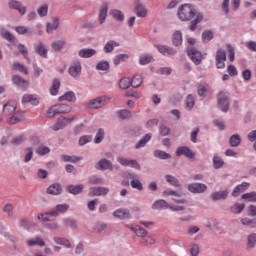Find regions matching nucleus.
<instances>
[{
	"mask_svg": "<svg viewBox=\"0 0 256 256\" xmlns=\"http://www.w3.org/2000/svg\"><path fill=\"white\" fill-rule=\"evenodd\" d=\"M17 111V103L15 101H9L3 106V115L4 117H10L8 119V123L10 125H15V123H19L21 121V115L19 113H15Z\"/></svg>",
	"mask_w": 256,
	"mask_h": 256,
	"instance_id": "f257e3e1",
	"label": "nucleus"
},
{
	"mask_svg": "<svg viewBox=\"0 0 256 256\" xmlns=\"http://www.w3.org/2000/svg\"><path fill=\"white\" fill-rule=\"evenodd\" d=\"M69 210V205L67 204H60L57 205L53 210L44 214H38V219L43 221L44 223L47 221H53V217H59L61 213H65Z\"/></svg>",
	"mask_w": 256,
	"mask_h": 256,
	"instance_id": "f03ea898",
	"label": "nucleus"
},
{
	"mask_svg": "<svg viewBox=\"0 0 256 256\" xmlns=\"http://www.w3.org/2000/svg\"><path fill=\"white\" fill-rule=\"evenodd\" d=\"M177 16L180 21H191L195 16V8L191 4L181 5L178 8Z\"/></svg>",
	"mask_w": 256,
	"mask_h": 256,
	"instance_id": "7ed1b4c3",
	"label": "nucleus"
},
{
	"mask_svg": "<svg viewBox=\"0 0 256 256\" xmlns=\"http://www.w3.org/2000/svg\"><path fill=\"white\" fill-rule=\"evenodd\" d=\"M67 113H71V106L67 104H57L49 108V110L46 113V117H48V119H51L55 115H61V114H67Z\"/></svg>",
	"mask_w": 256,
	"mask_h": 256,
	"instance_id": "20e7f679",
	"label": "nucleus"
},
{
	"mask_svg": "<svg viewBox=\"0 0 256 256\" xmlns=\"http://www.w3.org/2000/svg\"><path fill=\"white\" fill-rule=\"evenodd\" d=\"M217 105H218V108L224 113H227V111H229V97L225 92L218 93Z\"/></svg>",
	"mask_w": 256,
	"mask_h": 256,
	"instance_id": "39448f33",
	"label": "nucleus"
},
{
	"mask_svg": "<svg viewBox=\"0 0 256 256\" xmlns=\"http://www.w3.org/2000/svg\"><path fill=\"white\" fill-rule=\"evenodd\" d=\"M187 55L195 65H201V61H203V54L201 52L191 47L187 49Z\"/></svg>",
	"mask_w": 256,
	"mask_h": 256,
	"instance_id": "423d86ee",
	"label": "nucleus"
},
{
	"mask_svg": "<svg viewBox=\"0 0 256 256\" xmlns=\"http://www.w3.org/2000/svg\"><path fill=\"white\" fill-rule=\"evenodd\" d=\"M227 61V53L225 50L219 48L216 53V67L217 69H225V62Z\"/></svg>",
	"mask_w": 256,
	"mask_h": 256,
	"instance_id": "0eeeda50",
	"label": "nucleus"
},
{
	"mask_svg": "<svg viewBox=\"0 0 256 256\" xmlns=\"http://www.w3.org/2000/svg\"><path fill=\"white\" fill-rule=\"evenodd\" d=\"M75 118H65V117H60L58 118L57 122L55 125L52 126L53 131H59L61 129H65L69 123H72Z\"/></svg>",
	"mask_w": 256,
	"mask_h": 256,
	"instance_id": "6e6552de",
	"label": "nucleus"
},
{
	"mask_svg": "<svg viewBox=\"0 0 256 256\" xmlns=\"http://www.w3.org/2000/svg\"><path fill=\"white\" fill-rule=\"evenodd\" d=\"M105 103H107L106 96H100L94 100H91L88 103V107L90 109H101V107H103L105 105Z\"/></svg>",
	"mask_w": 256,
	"mask_h": 256,
	"instance_id": "1a4fd4ad",
	"label": "nucleus"
},
{
	"mask_svg": "<svg viewBox=\"0 0 256 256\" xmlns=\"http://www.w3.org/2000/svg\"><path fill=\"white\" fill-rule=\"evenodd\" d=\"M118 163H120V165H122L123 167H132V169H141V166L139 165V163H137L136 160L120 157L118 158Z\"/></svg>",
	"mask_w": 256,
	"mask_h": 256,
	"instance_id": "9d476101",
	"label": "nucleus"
},
{
	"mask_svg": "<svg viewBox=\"0 0 256 256\" xmlns=\"http://www.w3.org/2000/svg\"><path fill=\"white\" fill-rule=\"evenodd\" d=\"M9 8L10 9H15L20 13L21 15H25L27 13V7L23 6V4L20 1L17 0H11L9 3Z\"/></svg>",
	"mask_w": 256,
	"mask_h": 256,
	"instance_id": "9b49d317",
	"label": "nucleus"
},
{
	"mask_svg": "<svg viewBox=\"0 0 256 256\" xmlns=\"http://www.w3.org/2000/svg\"><path fill=\"white\" fill-rule=\"evenodd\" d=\"M164 195L166 197H173L172 200L174 201V203H180L182 205H184L185 203H187V200H185L184 198H181V194L173 191V190H166L164 191Z\"/></svg>",
	"mask_w": 256,
	"mask_h": 256,
	"instance_id": "f8f14e48",
	"label": "nucleus"
},
{
	"mask_svg": "<svg viewBox=\"0 0 256 256\" xmlns=\"http://www.w3.org/2000/svg\"><path fill=\"white\" fill-rule=\"evenodd\" d=\"M188 191L190 193H205L207 191V185L203 183H192L188 185Z\"/></svg>",
	"mask_w": 256,
	"mask_h": 256,
	"instance_id": "ddd939ff",
	"label": "nucleus"
},
{
	"mask_svg": "<svg viewBox=\"0 0 256 256\" xmlns=\"http://www.w3.org/2000/svg\"><path fill=\"white\" fill-rule=\"evenodd\" d=\"M109 193V188L106 187H92L90 188V197H101V195H107Z\"/></svg>",
	"mask_w": 256,
	"mask_h": 256,
	"instance_id": "4468645a",
	"label": "nucleus"
},
{
	"mask_svg": "<svg viewBox=\"0 0 256 256\" xmlns=\"http://www.w3.org/2000/svg\"><path fill=\"white\" fill-rule=\"evenodd\" d=\"M176 155L178 157H181V155H185V157H188V159H193L195 157V154L193 153V151H191V149H189V147H179L176 150Z\"/></svg>",
	"mask_w": 256,
	"mask_h": 256,
	"instance_id": "2eb2a0df",
	"label": "nucleus"
},
{
	"mask_svg": "<svg viewBox=\"0 0 256 256\" xmlns=\"http://www.w3.org/2000/svg\"><path fill=\"white\" fill-rule=\"evenodd\" d=\"M69 75H71V77H79V75H81V62L76 61L74 62L70 68H69Z\"/></svg>",
	"mask_w": 256,
	"mask_h": 256,
	"instance_id": "dca6fc26",
	"label": "nucleus"
},
{
	"mask_svg": "<svg viewBox=\"0 0 256 256\" xmlns=\"http://www.w3.org/2000/svg\"><path fill=\"white\" fill-rule=\"evenodd\" d=\"M229 195V190L216 191L211 194L212 201H221L227 199Z\"/></svg>",
	"mask_w": 256,
	"mask_h": 256,
	"instance_id": "f3484780",
	"label": "nucleus"
},
{
	"mask_svg": "<svg viewBox=\"0 0 256 256\" xmlns=\"http://www.w3.org/2000/svg\"><path fill=\"white\" fill-rule=\"evenodd\" d=\"M247 189H249V183L244 182L238 186H236L234 188V190L232 191V197H239V195H241V193H245V191H247Z\"/></svg>",
	"mask_w": 256,
	"mask_h": 256,
	"instance_id": "a211bd4d",
	"label": "nucleus"
},
{
	"mask_svg": "<svg viewBox=\"0 0 256 256\" xmlns=\"http://www.w3.org/2000/svg\"><path fill=\"white\" fill-rule=\"evenodd\" d=\"M12 81L14 85H17L21 89H27L29 87V82L19 76H13Z\"/></svg>",
	"mask_w": 256,
	"mask_h": 256,
	"instance_id": "6ab92c4d",
	"label": "nucleus"
},
{
	"mask_svg": "<svg viewBox=\"0 0 256 256\" xmlns=\"http://www.w3.org/2000/svg\"><path fill=\"white\" fill-rule=\"evenodd\" d=\"M113 217H116L117 219H129L131 217V213H129V210L127 209H118L115 210L113 213Z\"/></svg>",
	"mask_w": 256,
	"mask_h": 256,
	"instance_id": "aec40b11",
	"label": "nucleus"
},
{
	"mask_svg": "<svg viewBox=\"0 0 256 256\" xmlns=\"http://www.w3.org/2000/svg\"><path fill=\"white\" fill-rule=\"evenodd\" d=\"M97 53V50L93 49V48H89V49H81L78 52L79 57H82L83 59H89L90 57H93V55H95Z\"/></svg>",
	"mask_w": 256,
	"mask_h": 256,
	"instance_id": "412c9836",
	"label": "nucleus"
},
{
	"mask_svg": "<svg viewBox=\"0 0 256 256\" xmlns=\"http://www.w3.org/2000/svg\"><path fill=\"white\" fill-rule=\"evenodd\" d=\"M22 103H30L31 105H39V99L33 94H25Z\"/></svg>",
	"mask_w": 256,
	"mask_h": 256,
	"instance_id": "4be33fe9",
	"label": "nucleus"
},
{
	"mask_svg": "<svg viewBox=\"0 0 256 256\" xmlns=\"http://www.w3.org/2000/svg\"><path fill=\"white\" fill-rule=\"evenodd\" d=\"M96 167L97 169H100V171H107V169H111L113 167V164L111 163V161L104 158L99 160Z\"/></svg>",
	"mask_w": 256,
	"mask_h": 256,
	"instance_id": "5701e85b",
	"label": "nucleus"
},
{
	"mask_svg": "<svg viewBox=\"0 0 256 256\" xmlns=\"http://www.w3.org/2000/svg\"><path fill=\"white\" fill-rule=\"evenodd\" d=\"M159 53H162V55H175V53H177L175 51V49L169 47V46H165V45H158L156 46Z\"/></svg>",
	"mask_w": 256,
	"mask_h": 256,
	"instance_id": "b1692460",
	"label": "nucleus"
},
{
	"mask_svg": "<svg viewBox=\"0 0 256 256\" xmlns=\"http://www.w3.org/2000/svg\"><path fill=\"white\" fill-rule=\"evenodd\" d=\"M61 191H63V189L61 185L57 183L50 185L47 189L49 195H61Z\"/></svg>",
	"mask_w": 256,
	"mask_h": 256,
	"instance_id": "393cba45",
	"label": "nucleus"
},
{
	"mask_svg": "<svg viewBox=\"0 0 256 256\" xmlns=\"http://www.w3.org/2000/svg\"><path fill=\"white\" fill-rule=\"evenodd\" d=\"M136 15L137 17H147V10L145 9V6L141 4L139 0L136 1Z\"/></svg>",
	"mask_w": 256,
	"mask_h": 256,
	"instance_id": "a878e982",
	"label": "nucleus"
},
{
	"mask_svg": "<svg viewBox=\"0 0 256 256\" xmlns=\"http://www.w3.org/2000/svg\"><path fill=\"white\" fill-rule=\"evenodd\" d=\"M26 243L29 247H33L35 245H38L39 247H45V241H43V238L41 237H35L31 240H27Z\"/></svg>",
	"mask_w": 256,
	"mask_h": 256,
	"instance_id": "bb28decb",
	"label": "nucleus"
},
{
	"mask_svg": "<svg viewBox=\"0 0 256 256\" xmlns=\"http://www.w3.org/2000/svg\"><path fill=\"white\" fill-rule=\"evenodd\" d=\"M130 229L131 231H134L137 237H141L142 239H145L147 237V230L141 228V226H132L130 227Z\"/></svg>",
	"mask_w": 256,
	"mask_h": 256,
	"instance_id": "cd10ccee",
	"label": "nucleus"
},
{
	"mask_svg": "<svg viewBox=\"0 0 256 256\" xmlns=\"http://www.w3.org/2000/svg\"><path fill=\"white\" fill-rule=\"evenodd\" d=\"M172 43L175 47H179L183 43V34L180 31H176L172 37Z\"/></svg>",
	"mask_w": 256,
	"mask_h": 256,
	"instance_id": "c85d7f7f",
	"label": "nucleus"
},
{
	"mask_svg": "<svg viewBox=\"0 0 256 256\" xmlns=\"http://www.w3.org/2000/svg\"><path fill=\"white\" fill-rule=\"evenodd\" d=\"M59 28V18H52V23L47 24V33H53Z\"/></svg>",
	"mask_w": 256,
	"mask_h": 256,
	"instance_id": "c756f323",
	"label": "nucleus"
},
{
	"mask_svg": "<svg viewBox=\"0 0 256 256\" xmlns=\"http://www.w3.org/2000/svg\"><path fill=\"white\" fill-rule=\"evenodd\" d=\"M35 51L41 57L47 58L48 50L45 48L42 42H39L37 45H35Z\"/></svg>",
	"mask_w": 256,
	"mask_h": 256,
	"instance_id": "7c9ffc66",
	"label": "nucleus"
},
{
	"mask_svg": "<svg viewBox=\"0 0 256 256\" xmlns=\"http://www.w3.org/2000/svg\"><path fill=\"white\" fill-rule=\"evenodd\" d=\"M202 21H203V14L198 13L196 15L195 20L190 22V26H189L190 31H195V29H197V25H199V23Z\"/></svg>",
	"mask_w": 256,
	"mask_h": 256,
	"instance_id": "2f4dec72",
	"label": "nucleus"
},
{
	"mask_svg": "<svg viewBox=\"0 0 256 256\" xmlns=\"http://www.w3.org/2000/svg\"><path fill=\"white\" fill-rule=\"evenodd\" d=\"M149 141H151V133L146 134L142 139H140L139 142L135 145V148L141 149V147H145Z\"/></svg>",
	"mask_w": 256,
	"mask_h": 256,
	"instance_id": "473e14b6",
	"label": "nucleus"
},
{
	"mask_svg": "<svg viewBox=\"0 0 256 256\" xmlns=\"http://www.w3.org/2000/svg\"><path fill=\"white\" fill-rule=\"evenodd\" d=\"M119 45H120L119 42L110 40L105 44L104 51L105 53H111V51H113L115 47H119Z\"/></svg>",
	"mask_w": 256,
	"mask_h": 256,
	"instance_id": "72a5a7b5",
	"label": "nucleus"
},
{
	"mask_svg": "<svg viewBox=\"0 0 256 256\" xmlns=\"http://www.w3.org/2000/svg\"><path fill=\"white\" fill-rule=\"evenodd\" d=\"M84 189L83 185H70L68 186V191L69 193H71L72 195H79V193H81Z\"/></svg>",
	"mask_w": 256,
	"mask_h": 256,
	"instance_id": "f704fd0d",
	"label": "nucleus"
},
{
	"mask_svg": "<svg viewBox=\"0 0 256 256\" xmlns=\"http://www.w3.org/2000/svg\"><path fill=\"white\" fill-rule=\"evenodd\" d=\"M171 205H169V203H167V201L165 200H158L156 202H154L153 204V209H169Z\"/></svg>",
	"mask_w": 256,
	"mask_h": 256,
	"instance_id": "c9c22d12",
	"label": "nucleus"
},
{
	"mask_svg": "<svg viewBox=\"0 0 256 256\" xmlns=\"http://www.w3.org/2000/svg\"><path fill=\"white\" fill-rule=\"evenodd\" d=\"M60 87H61V82L58 79H54L52 86L50 88L51 95H57L59 93Z\"/></svg>",
	"mask_w": 256,
	"mask_h": 256,
	"instance_id": "e433bc0d",
	"label": "nucleus"
},
{
	"mask_svg": "<svg viewBox=\"0 0 256 256\" xmlns=\"http://www.w3.org/2000/svg\"><path fill=\"white\" fill-rule=\"evenodd\" d=\"M223 165H225V162L223 161V159L221 157H219V155L215 154L213 157L214 169H221V167H223Z\"/></svg>",
	"mask_w": 256,
	"mask_h": 256,
	"instance_id": "4c0bfd02",
	"label": "nucleus"
},
{
	"mask_svg": "<svg viewBox=\"0 0 256 256\" xmlns=\"http://www.w3.org/2000/svg\"><path fill=\"white\" fill-rule=\"evenodd\" d=\"M242 225L249 227L250 229L256 228V218L255 219H249V218H242L241 219Z\"/></svg>",
	"mask_w": 256,
	"mask_h": 256,
	"instance_id": "58836bf2",
	"label": "nucleus"
},
{
	"mask_svg": "<svg viewBox=\"0 0 256 256\" xmlns=\"http://www.w3.org/2000/svg\"><path fill=\"white\" fill-rule=\"evenodd\" d=\"M16 33L18 35H32L33 31L25 26H17L15 27Z\"/></svg>",
	"mask_w": 256,
	"mask_h": 256,
	"instance_id": "ea45409f",
	"label": "nucleus"
},
{
	"mask_svg": "<svg viewBox=\"0 0 256 256\" xmlns=\"http://www.w3.org/2000/svg\"><path fill=\"white\" fill-rule=\"evenodd\" d=\"M107 10V4H103L99 13L100 24L105 23V19H107Z\"/></svg>",
	"mask_w": 256,
	"mask_h": 256,
	"instance_id": "a19ab883",
	"label": "nucleus"
},
{
	"mask_svg": "<svg viewBox=\"0 0 256 256\" xmlns=\"http://www.w3.org/2000/svg\"><path fill=\"white\" fill-rule=\"evenodd\" d=\"M229 141L231 147H239V145H241V136H239V134H234L230 137Z\"/></svg>",
	"mask_w": 256,
	"mask_h": 256,
	"instance_id": "79ce46f5",
	"label": "nucleus"
},
{
	"mask_svg": "<svg viewBox=\"0 0 256 256\" xmlns=\"http://www.w3.org/2000/svg\"><path fill=\"white\" fill-rule=\"evenodd\" d=\"M76 99L75 93L73 92H66L64 95L58 98L59 101H75Z\"/></svg>",
	"mask_w": 256,
	"mask_h": 256,
	"instance_id": "37998d69",
	"label": "nucleus"
},
{
	"mask_svg": "<svg viewBox=\"0 0 256 256\" xmlns=\"http://www.w3.org/2000/svg\"><path fill=\"white\" fill-rule=\"evenodd\" d=\"M61 159H63L65 163H77L78 161H81V157L69 155H62Z\"/></svg>",
	"mask_w": 256,
	"mask_h": 256,
	"instance_id": "c03bdc74",
	"label": "nucleus"
},
{
	"mask_svg": "<svg viewBox=\"0 0 256 256\" xmlns=\"http://www.w3.org/2000/svg\"><path fill=\"white\" fill-rule=\"evenodd\" d=\"M123 177H124V179H126V180L122 181V185L124 187H129V179L131 181L137 179V176H135V174H133V173H124Z\"/></svg>",
	"mask_w": 256,
	"mask_h": 256,
	"instance_id": "a18cd8bd",
	"label": "nucleus"
},
{
	"mask_svg": "<svg viewBox=\"0 0 256 256\" xmlns=\"http://www.w3.org/2000/svg\"><path fill=\"white\" fill-rule=\"evenodd\" d=\"M12 68L15 71H20V73H25V75L29 74V71L27 70V68H25V66L19 62H14V64L12 65Z\"/></svg>",
	"mask_w": 256,
	"mask_h": 256,
	"instance_id": "49530a36",
	"label": "nucleus"
},
{
	"mask_svg": "<svg viewBox=\"0 0 256 256\" xmlns=\"http://www.w3.org/2000/svg\"><path fill=\"white\" fill-rule=\"evenodd\" d=\"M151 61H153V56H151L149 54H143L139 58L140 65H147V64L151 63Z\"/></svg>",
	"mask_w": 256,
	"mask_h": 256,
	"instance_id": "de8ad7c7",
	"label": "nucleus"
},
{
	"mask_svg": "<svg viewBox=\"0 0 256 256\" xmlns=\"http://www.w3.org/2000/svg\"><path fill=\"white\" fill-rule=\"evenodd\" d=\"M1 35H2L3 39H6V41H9L10 43H14L15 36L13 34H11V32L2 29Z\"/></svg>",
	"mask_w": 256,
	"mask_h": 256,
	"instance_id": "09e8293b",
	"label": "nucleus"
},
{
	"mask_svg": "<svg viewBox=\"0 0 256 256\" xmlns=\"http://www.w3.org/2000/svg\"><path fill=\"white\" fill-rule=\"evenodd\" d=\"M130 185L132 189H138V191H143V184L139 181V178H134L131 180Z\"/></svg>",
	"mask_w": 256,
	"mask_h": 256,
	"instance_id": "8fccbe9b",
	"label": "nucleus"
},
{
	"mask_svg": "<svg viewBox=\"0 0 256 256\" xmlns=\"http://www.w3.org/2000/svg\"><path fill=\"white\" fill-rule=\"evenodd\" d=\"M120 89H129L131 87V79L124 77L119 82Z\"/></svg>",
	"mask_w": 256,
	"mask_h": 256,
	"instance_id": "3c124183",
	"label": "nucleus"
},
{
	"mask_svg": "<svg viewBox=\"0 0 256 256\" xmlns=\"http://www.w3.org/2000/svg\"><path fill=\"white\" fill-rule=\"evenodd\" d=\"M243 209H245V204H239V203L234 204L230 208L231 212L234 214L241 213L243 211Z\"/></svg>",
	"mask_w": 256,
	"mask_h": 256,
	"instance_id": "603ef678",
	"label": "nucleus"
},
{
	"mask_svg": "<svg viewBox=\"0 0 256 256\" xmlns=\"http://www.w3.org/2000/svg\"><path fill=\"white\" fill-rule=\"evenodd\" d=\"M111 15L114 17V19H116V21H124L125 19V15H123L121 10H112Z\"/></svg>",
	"mask_w": 256,
	"mask_h": 256,
	"instance_id": "864d4df0",
	"label": "nucleus"
},
{
	"mask_svg": "<svg viewBox=\"0 0 256 256\" xmlns=\"http://www.w3.org/2000/svg\"><path fill=\"white\" fill-rule=\"evenodd\" d=\"M63 225H64V227H70L71 229L77 228V222L70 218H65L63 220Z\"/></svg>",
	"mask_w": 256,
	"mask_h": 256,
	"instance_id": "5fc2aeb1",
	"label": "nucleus"
},
{
	"mask_svg": "<svg viewBox=\"0 0 256 256\" xmlns=\"http://www.w3.org/2000/svg\"><path fill=\"white\" fill-rule=\"evenodd\" d=\"M141 83H143V78L141 75H135L131 80L132 87H140Z\"/></svg>",
	"mask_w": 256,
	"mask_h": 256,
	"instance_id": "6e6d98bb",
	"label": "nucleus"
},
{
	"mask_svg": "<svg viewBox=\"0 0 256 256\" xmlns=\"http://www.w3.org/2000/svg\"><path fill=\"white\" fill-rule=\"evenodd\" d=\"M154 156H156L158 159H171V155L165 151L156 150L154 152Z\"/></svg>",
	"mask_w": 256,
	"mask_h": 256,
	"instance_id": "4d7b16f0",
	"label": "nucleus"
},
{
	"mask_svg": "<svg viewBox=\"0 0 256 256\" xmlns=\"http://www.w3.org/2000/svg\"><path fill=\"white\" fill-rule=\"evenodd\" d=\"M54 241L58 245H64V247L71 248V242H69V240H67L65 238L55 237Z\"/></svg>",
	"mask_w": 256,
	"mask_h": 256,
	"instance_id": "13d9d810",
	"label": "nucleus"
},
{
	"mask_svg": "<svg viewBox=\"0 0 256 256\" xmlns=\"http://www.w3.org/2000/svg\"><path fill=\"white\" fill-rule=\"evenodd\" d=\"M165 179L167 183H170L173 187H179V180L172 175H166Z\"/></svg>",
	"mask_w": 256,
	"mask_h": 256,
	"instance_id": "bf43d9fd",
	"label": "nucleus"
},
{
	"mask_svg": "<svg viewBox=\"0 0 256 256\" xmlns=\"http://www.w3.org/2000/svg\"><path fill=\"white\" fill-rule=\"evenodd\" d=\"M3 213H6V215L8 217H13V215H14V213H13V204L7 203L6 205H4Z\"/></svg>",
	"mask_w": 256,
	"mask_h": 256,
	"instance_id": "052dcab7",
	"label": "nucleus"
},
{
	"mask_svg": "<svg viewBox=\"0 0 256 256\" xmlns=\"http://www.w3.org/2000/svg\"><path fill=\"white\" fill-rule=\"evenodd\" d=\"M97 71H109V62L101 61L96 65Z\"/></svg>",
	"mask_w": 256,
	"mask_h": 256,
	"instance_id": "680f3d73",
	"label": "nucleus"
},
{
	"mask_svg": "<svg viewBox=\"0 0 256 256\" xmlns=\"http://www.w3.org/2000/svg\"><path fill=\"white\" fill-rule=\"evenodd\" d=\"M47 13H49V6L47 4H44V5L39 7L38 15L40 17H47Z\"/></svg>",
	"mask_w": 256,
	"mask_h": 256,
	"instance_id": "e2e57ef3",
	"label": "nucleus"
},
{
	"mask_svg": "<svg viewBox=\"0 0 256 256\" xmlns=\"http://www.w3.org/2000/svg\"><path fill=\"white\" fill-rule=\"evenodd\" d=\"M118 117L119 119H131V112H129V110H121L119 113H118Z\"/></svg>",
	"mask_w": 256,
	"mask_h": 256,
	"instance_id": "0e129e2a",
	"label": "nucleus"
},
{
	"mask_svg": "<svg viewBox=\"0 0 256 256\" xmlns=\"http://www.w3.org/2000/svg\"><path fill=\"white\" fill-rule=\"evenodd\" d=\"M242 199H245L246 201H256V192L243 194Z\"/></svg>",
	"mask_w": 256,
	"mask_h": 256,
	"instance_id": "69168bd1",
	"label": "nucleus"
},
{
	"mask_svg": "<svg viewBox=\"0 0 256 256\" xmlns=\"http://www.w3.org/2000/svg\"><path fill=\"white\" fill-rule=\"evenodd\" d=\"M256 245V234H251L248 236V247L253 249Z\"/></svg>",
	"mask_w": 256,
	"mask_h": 256,
	"instance_id": "338daca9",
	"label": "nucleus"
},
{
	"mask_svg": "<svg viewBox=\"0 0 256 256\" xmlns=\"http://www.w3.org/2000/svg\"><path fill=\"white\" fill-rule=\"evenodd\" d=\"M50 149H49V147H47V146H40V147H38V149L36 150V153L38 154V155H47V153H50Z\"/></svg>",
	"mask_w": 256,
	"mask_h": 256,
	"instance_id": "774afa93",
	"label": "nucleus"
}]
</instances>
